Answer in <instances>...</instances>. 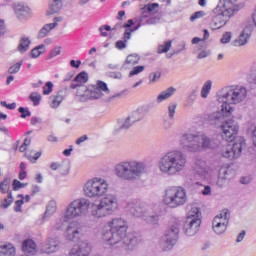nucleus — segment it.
<instances>
[{"mask_svg": "<svg viewBox=\"0 0 256 256\" xmlns=\"http://www.w3.org/2000/svg\"><path fill=\"white\" fill-rule=\"evenodd\" d=\"M89 81V74L87 72H80L73 80L72 83H87Z\"/></svg>", "mask_w": 256, "mask_h": 256, "instance_id": "a19ab883", "label": "nucleus"}, {"mask_svg": "<svg viewBox=\"0 0 256 256\" xmlns=\"http://www.w3.org/2000/svg\"><path fill=\"white\" fill-rule=\"evenodd\" d=\"M157 206L146 202L132 201L128 203V211L133 217H145L155 212Z\"/></svg>", "mask_w": 256, "mask_h": 256, "instance_id": "4468645a", "label": "nucleus"}, {"mask_svg": "<svg viewBox=\"0 0 256 256\" xmlns=\"http://www.w3.org/2000/svg\"><path fill=\"white\" fill-rule=\"evenodd\" d=\"M108 228H104L102 235L104 241L108 245H117L124 251H133L139 245V238L137 236L127 234L129 224L123 218H114L107 223Z\"/></svg>", "mask_w": 256, "mask_h": 256, "instance_id": "f257e3e1", "label": "nucleus"}, {"mask_svg": "<svg viewBox=\"0 0 256 256\" xmlns=\"http://www.w3.org/2000/svg\"><path fill=\"white\" fill-rule=\"evenodd\" d=\"M141 121L139 117V110L132 112L126 118H119L116 121L117 129H131V127H137V123Z\"/></svg>", "mask_w": 256, "mask_h": 256, "instance_id": "a211bd4d", "label": "nucleus"}, {"mask_svg": "<svg viewBox=\"0 0 256 256\" xmlns=\"http://www.w3.org/2000/svg\"><path fill=\"white\" fill-rule=\"evenodd\" d=\"M30 100L33 102L34 107H37L41 103V94L37 92H32L30 94Z\"/></svg>", "mask_w": 256, "mask_h": 256, "instance_id": "8fccbe9b", "label": "nucleus"}, {"mask_svg": "<svg viewBox=\"0 0 256 256\" xmlns=\"http://www.w3.org/2000/svg\"><path fill=\"white\" fill-rule=\"evenodd\" d=\"M23 203H25L24 200H17L15 202L14 211L16 213H21V207L23 206Z\"/></svg>", "mask_w": 256, "mask_h": 256, "instance_id": "0e129e2a", "label": "nucleus"}, {"mask_svg": "<svg viewBox=\"0 0 256 256\" xmlns=\"http://www.w3.org/2000/svg\"><path fill=\"white\" fill-rule=\"evenodd\" d=\"M31 163H37V160L41 157V152H36L35 150H30L24 154Z\"/></svg>", "mask_w": 256, "mask_h": 256, "instance_id": "4c0bfd02", "label": "nucleus"}, {"mask_svg": "<svg viewBox=\"0 0 256 256\" xmlns=\"http://www.w3.org/2000/svg\"><path fill=\"white\" fill-rule=\"evenodd\" d=\"M145 221L149 223V225H159V214H146Z\"/></svg>", "mask_w": 256, "mask_h": 256, "instance_id": "37998d69", "label": "nucleus"}, {"mask_svg": "<svg viewBox=\"0 0 256 256\" xmlns=\"http://www.w3.org/2000/svg\"><path fill=\"white\" fill-rule=\"evenodd\" d=\"M221 177L226 178L228 181H231V176L233 175V170L231 168L222 167L219 171Z\"/></svg>", "mask_w": 256, "mask_h": 256, "instance_id": "a18cd8bd", "label": "nucleus"}, {"mask_svg": "<svg viewBox=\"0 0 256 256\" xmlns=\"http://www.w3.org/2000/svg\"><path fill=\"white\" fill-rule=\"evenodd\" d=\"M22 251L27 255H35L37 253V244L32 239H27L22 244Z\"/></svg>", "mask_w": 256, "mask_h": 256, "instance_id": "c85d7f7f", "label": "nucleus"}, {"mask_svg": "<svg viewBox=\"0 0 256 256\" xmlns=\"http://www.w3.org/2000/svg\"><path fill=\"white\" fill-rule=\"evenodd\" d=\"M109 77L111 79H123V74L121 72H110Z\"/></svg>", "mask_w": 256, "mask_h": 256, "instance_id": "774afa93", "label": "nucleus"}, {"mask_svg": "<svg viewBox=\"0 0 256 256\" xmlns=\"http://www.w3.org/2000/svg\"><path fill=\"white\" fill-rule=\"evenodd\" d=\"M83 191L86 197L99 199V197H105L107 191H109V184L107 180L95 177L85 183Z\"/></svg>", "mask_w": 256, "mask_h": 256, "instance_id": "1a4fd4ad", "label": "nucleus"}, {"mask_svg": "<svg viewBox=\"0 0 256 256\" xmlns=\"http://www.w3.org/2000/svg\"><path fill=\"white\" fill-rule=\"evenodd\" d=\"M175 111H177V103H170L168 106L169 119H173V117H175Z\"/></svg>", "mask_w": 256, "mask_h": 256, "instance_id": "5fc2aeb1", "label": "nucleus"}, {"mask_svg": "<svg viewBox=\"0 0 256 256\" xmlns=\"http://www.w3.org/2000/svg\"><path fill=\"white\" fill-rule=\"evenodd\" d=\"M117 209H119V198L115 194H107L100 200L99 204L94 206L92 215L96 219H101L112 215Z\"/></svg>", "mask_w": 256, "mask_h": 256, "instance_id": "0eeeda50", "label": "nucleus"}, {"mask_svg": "<svg viewBox=\"0 0 256 256\" xmlns=\"http://www.w3.org/2000/svg\"><path fill=\"white\" fill-rule=\"evenodd\" d=\"M171 45H173V41L167 40L164 44L158 46L157 53H159V55H161V53H167L169 49H171Z\"/></svg>", "mask_w": 256, "mask_h": 256, "instance_id": "79ce46f5", "label": "nucleus"}, {"mask_svg": "<svg viewBox=\"0 0 256 256\" xmlns=\"http://www.w3.org/2000/svg\"><path fill=\"white\" fill-rule=\"evenodd\" d=\"M18 112L20 113L21 119H27V117H31V111H29V108L19 107Z\"/></svg>", "mask_w": 256, "mask_h": 256, "instance_id": "3c124183", "label": "nucleus"}, {"mask_svg": "<svg viewBox=\"0 0 256 256\" xmlns=\"http://www.w3.org/2000/svg\"><path fill=\"white\" fill-rule=\"evenodd\" d=\"M14 11L19 21H27L31 17V8L25 4H16Z\"/></svg>", "mask_w": 256, "mask_h": 256, "instance_id": "5701e85b", "label": "nucleus"}, {"mask_svg": "<svg viewBox=\"0 0 256 256\" xmlns=\"http://www.w3.org/2000/svg\"><path fill=\"white\" fill-rule=\"evenodd\" d=\"M205 16V12L203 11H198L195 12L191 17H190V21H195V19H201V17Z\"/></svg>", "mask_w": 256, "mask_h": 256, "instance_id": "69168bd1", "label": "nucleus"}, {"mask_svg": "<svg viewBox=\"0 0 256 256\" xmlns=\"http://www.w3.org/2000/svg\"><path fill=\"white\" fill-rule=\"evenodd\" d=\"M12 186L14 191H19V189H23V187H27V184L21 183V181L15 179L13 180Z\"/></svg>", "mask_w": 256, "mask_h": 256, "instance_id": "052dcab7", "label": "nucleus"}, {"mask_svg": "<svg viewBox=\"0 0 256 256\" xmlns=\"http://www.w3.org/2000/svg\"><path fill=\"white\" fill-rule=\"evenodd\" d=\"M114 173L122 181H139L147 173V165L137 160L122 161L115 166Z\"/></svg>", "mask_w": 256, "mask_h": 256, "instance_id": "20e7f679", "label": "nucleus"}, {"mask_svg": "<svg viewBox=\"0 0 256 256\" xmlns=\"http://www.w3.org/2000/svg\"><path fill=\"white\" fill-rule=\"evenodd\" d=\"M71 89H77L76 95L80 97L81 101H88V94L89 88L87 86L81 85L79 83H72Z\"/></svg>", "mask_w": 256, "mask_h": 256, "instance_id": "cd10ccee", "label": "nucleus"}, {"mask_svg": "<svg viewBox=\"0 0 256 256\" xmlns=\"http://www.w3.org/2000/svg\"><path fill=\"white\" fill-rule=\"evenodd\" d=\"M53 92V82L49 81L46 82L45 86L43 87V95H50Z\"/></svg>", "mask_w": 256, "mask_h": 256, "instance_id": "4d7b16f0", "label": "nucleus"}, {"mask_svg": "<svg viewBox=\"0 0 256 256\" xmlns=\"http://www.w3.org/2000/svg\"><path fill=\"white\" fill-rule=\"evenodd\" d=\"M239 133V130L237 129H228V130H223L222 132V139L224 141H227L228 143H237V139L241 138V136H237Z\"/></svg>", "mask_w": 256, "mask_h": 256, "instance_id": "bb28decb", "label": "nucleus"}, {"mask_svg": "<svg viewBox=\"0 0 256 256\" xmlns=\"http://www.w3.org/2000/svg\"><path fill=\"white\" fill-rule=\"evenodd\" d=\"M90 253L91 247L89 246V242L82 241L70 250L69 256H89Z\"/></svg>", "mask_w": 256, "mask_h": 256, "instance_id": "aec40b11", "label": "nucleus"}, {"mask_svg": "<svg viewBox=\"0 0 256 256\" xmlns=\"http://www.w3.org/2000/svg\"><path fill=\"white\" fill-rule=\"evenodd\" d=\"M14 199H13V194L11 192H9L8 197L4 199V202L2 204L3 209H7L8 207H10L11 203H13Z\"/></svg>", "mask_w": 256, "mask_h": 256, "instance_id": "bf43d9fd", "label": "nucleus"}, {"mask_svg": "<svg viewBox=\"0 0 256 256\" xmlns=\"http://www.w3.org/2000/svg\"><path fill=\"white\" fill-rule=\"evenodd\" d=\"M155 9H159V3H152L148 4L143 8L142 13H146L147 19H151V17H157V16H152L151 14Z\"/></svg>", "mask_w": 256, "mask_h": 256, "instance_id": "e433bc0d", "label": "nucleus"}, {"mask_svg": "<svg viewBox=\"0 0 256 256\" xmlns=\"http://www.w3.org/2000/svg\"><path fill=\"white\" fill-rule=\"evenodd\" d=\"M217 101L222 103V110L233 113L231 105H241L247 101V88L244 86H225L217 93Z\"/></svg>", "mask_w": 256, "mask_h": 256, "instance_id": "7ed1b4c3", "label": "nucleus"}, {"mask_svg": "<svg viewBox=\"0 0 256 256\" xmlns=\"http://www.w3.org/2000/svg\"><path fill=\"white\" fill-rule=\"evenodd\" d=\"M61 7H63V1L61 0H52L49 2L48 9L46 11V15L49 17L51 15H57L59 11H61Z\"/></svg>", "mask_w": 256, "mask_h": 256, "instance_id": "a878e982", "label": "nucleus"}, {"mask_svg": "<svg viewBox=\"0 0 256 256\" xmlns=\"http://www.w3.org/2000/svg\"><path fill=\"white\" fill-rule=\"evenodd\" d=\"M91 201L87 198H79L72 201L65 212V219H76V217H83L89 212Z\"/></svg>", "mask_w": 256, "mask_h": 256, "instance_id": "ddd939ff", "label": "nucleus"}, {"mask_svg": "<svg viewBox=\"0 0 256 256\" xmlns=\"http://www.w3.org/2000/svg\"><path fill=\"white\" fill-rule=\"evenodd\" d=\"M11 187V178L5 177L4 180L0 183V191L1 193H9V189Z\"/></svg>", "mask_w": 256, "mask_h": 256, "instance_id": "ea45409f", "label": "nucleus"}, {"mask_svg": "<svg viewBox=\"0 0 256 256\" xmlns=\"http://www.w3.org/2000/svg\"><path fill=\"white\" fill-rule=\"evenodd\" d=\"M239 11V5L233 0H224L223 3H220L216 8L215 12L217 13L210 23V27L213 30L221 29L225 27L229 22V19Z\"/></svg>", "mask_w": 256, "mask_h": 256, "instance_id": "39448f33", "label": "nucleus"}, {"mask_svg": "<svg viewBox=\"0 0 256 256\" xmlns=\"http://www.w3.org/2000/svg\"><path fill=\"white\" fill-rule=\"evenodd\" d=\"M127 91H128V90L125 89V90H122V91H120V92H118V93H116V94L110 96V97L107 99V102H108V103H111V101H115V99H121V97H123V95H125V93H127Z\"/></svg>", "mask_w": 256, "mask_h": 256, "instance_id": "6e6d98bb", "label": "nucleus"}, {"mask_svg": "<svg viewBox=\"0 0 256 256\" xmlns=\"http://www.w3.org/2000/svg\"><path fill=\"white\" fill-rule=\"evenodd\" d=\"M86 95H88V100L101 99V97H103V92L99 91L97 86H91L86 91Z\"/></svg>", "mask_w": 256, "mask_h": 256, "instance_id": "473e14b6", "label": "nucleus"}, {"mask_svg": "<svg viewBox=\"0 0 256 256\" xmlns=\"http://www.w3.org/2000/svg\"><path fill=\"white\" fill-rule=\"evenodd\" d=\"M251 34L248 33L247 28H245L239 36H237L231 43L232 47H245L249 43V38Z\"/></svg>", "mask_w": 256, "mask_h": 256, "instance_id": "393cba45", "label": "nucleus"}, {"mask_svg": "<svg viewBox=\"0 0 256 256\" xmlns=\"http://www.w3.org/2000/svg\"><path fill=\"white\" fill-rule=\"evenodd\" d=\"M61 247V242L57 238H48L41 248L42 253L50 255V253H56Z\"/></svg>", "mask_w": 256, "mask_h": 256, "instance_id": "412c9836", "label": "nucleus"}, {"mask_svg": "<svg viewBox=\"0 0 256 256\" xmlns=\"http://www.w3.org/2000/svg\"><path fill=\"white\" fill-rule=\"evenodd\" d=\"M229 219H231L229 210H223L213 219L212 229L216 235H223V233L227 231V227H229Z\"/></svg>", "mask_w": 256, "mask_h": 256, "instance_id": "2eb2a0df", "label": "nucleus"}, {"mask_svg": "<svg viewBox=\"0 0 256 256\" xmlns=\"http://www.w3.org/2000/svg\"><path fill=\"white\" fill-rule=\"evenodd\" d=\"M211 87H213V81L211 80H208L203 84L201 90L202 99H207V97H209V93H211Z\"/></svg>", "mask_w": 256, "mask_h": 256, "instance_id": "c9c22d12", "label": "nucleus"}, {"mask_svg": "<svg viewBox=\"0 0 256 256\" xmlns=\"http://www.w3.org/2000/svg\"><path fill=\"white\" fill-rule=\"evenodd\" d=\"M99 31H100L102 37H107L109 35L107 33V31H111V26L102 25V26L99 27Z\"/></svg>", "mask_w": 256, "mask_h": 256, "instance_id": "e2e57ef3", "label": "nucleus"}, {"mask_svg": "<svg viewBox=\"0 0 256 256\" xmlns=\"http://www.w3.org/2000/svg\"><path fill=\"white\" fill-rule=\"evenodd\" d=\"M194 177L198 179V181H205L207 179V175H209V171L207 170V162L203 159H196L194 162Z\"/></svg>", "mask_w": 256, "mask_h": 256, "instance_id": "6ab92c4d", "label": "nucleus"}, {"mask_svg": "<svg viewBox=\"0 0 256 256\" xmlns=\"http://www.w3.org/2000/svg\"><path fill=\"white\" fill-rule=\"evenodd\" d=\"M177 89L175 87H169L166 90L162 91L156 98V103H163V101H167L170 97L175 95Z\"/></svg>", "mask_w": 256, "mask_h": 256, "instance_id": "c756f323", "label": "nucleus"}, {"mask_svg": "<svg viewBox=\"0 0 256 256\" xmlns=\"http://www.w3.org/2000/svg\"><path fill=\"white\" fill-rule=\"evenodd\" d=\"M247 147L244 137L237 138V141L233 144V147L227 146L222 150V156L226 159H238L239 155L243 152V149Z\"/></svg>", "mask_w": 256, "mask_h": 256, "instance_id": "dca6fc26", "label": "nucleus"}, {"mask_svg": "<svg viewBox=\"0 0 256 256\" xmlns=\"http://www.w3.org/2000/svg\"><path fill=\"white\" fill-rule=\"evenodd\" d=\"M140 57L137 54H132L127 56L126 61L124 63L125 65H131V67H133V65H137V63H139Z\"/></svg>", "mask_w": 256, "mask_h": 256, "instance_id": "c03bdc74", "label": "nucleus"}, {"mask_svg": "<svg viewBox=\"0 0 256 256\" xmlns=\"http://www.w3.org/2000/svg\"><path fill=\"white\" fill-rule=\"evenodd\" d=\"M159 21H161V18L159 17L147 18V13L144 12L139 16V18H137L138 25L134 29H130V30H132V33H134V31H138V29L143 27V25H157Z\"/></svg>", "mask_w": 256, "mask_h": 256, "instance_id": "4be33fe9", "label": "nucleus"}, {"mask_svg": "<svg viewBox=\"0 0 256 256\" xmlns=\"http://www.w3.org/2000/svg\"><path fill=\"white\" fill-rule=\"evenodd\" d=\"M181 229V222L179 219H173L165 231L164 237L160 243L163 251H171L179 240V230Z\"/></svg>", "mask_w": 256, "mask_h": 256, "instance_id": "9b49d317", "label": "nucleus"}, {"mask_svg": "<svg viewBox=\"0 0 256 256\" xmlns=\"http://www.w3.org/2000/svg\"><path fill=\"white\" fill-rule=\"evenodd\" d=\"M66 223L65 218H59L53 226L54 231H63Z\"/></svg>", "mask_w": 256, "mask_h": 256, "instance_id": "09e8293b", "label": "nucleus"}, {"mask_svg": "<svg viewBox=\"0 0 256 256\" xmlns=\"http://www.w3.org/2000/svg\"><path fill=\"white\" fill-rule=\"evenodd\" d=\"M56 211H57V202L55 200L49 201L46 206V211L44 213L43 219H47L51 217Z\"/></svg>", "mask_w": 256, "mask_h": 256, "instance_id": "72a5a7b5", "label": "nucleus"}, {"mask_svg": "<svg viewBox=\"0 0 256 256\" xmlns=\"http://www.w3.org/2000/svg\"><path fill=\"white\" fill-rule=\"evenodd\" d=\"M96 88L99 89L101 93H107V95L111 93V91L109 90V87L107 86V83L101 80L97 81Z\"/></svg>", "mask_w": 256, "mask_h": 256, "instance_id": "49530a36", "label": "nucleus"}, {"mask_svg": "<svg viewBox=\"0 0 256 256\" xmlns=\"http://www.w3.org/2000/svg\"><path fill=\"white\" fill-rule=\"evenodd\" d=\"M145 71V66H136L129 73V77H135V75H139V73H143Z\"/></svg>", "mask_w": 256, "mask_h": 256, "instance_id": "13d9d810", "label": "nucleus"}, {"mask_svg": "<svg viewBox=\"0 0 256 256\" xmlns=\"http://www.w3.org/2000/svg\"><path fill=\"white\" fill-rule=\"evenodd\" d=\"M233 38V33L231 32H225L223 35H222V38H221V43L223 45H227V43H231V39Z\"/></svg>", "mask_w": 256, "mask_h": 256, "instance_id": "864d4df0", "label": "nucleus"}, {"mask_svg": "<svg viewBox=\"0 0 256 256\" xmlns=\"http://www.w3.org/2000/svg\"><path fill=\"white\" fill-rule=\"evenodd\" d=\"M31 45V40L28 37H22L18 45L19 53H25L29 51V46Z\"/></svg>", "mask_w": 256, "mask_h": 256, "instance_id": "f704fd0d", "label": "nucleus"}, {"mask_svg": "<svg viewBox=\"0 0 256 256\" xmlns=\"http://www.w3.org/2000/svg\"><path fill=\"white\" fill-rule=\"evenodd\" d=\"M65 97H67V89L59 90L56 95H53L49 98L50 107L52 109H57V107L63 103Z\"/></svg>", "mask_w": 256, "mask_h": 256, "instance_id": "b1692460", "label": "nucleus"}, {"mask_svg": "<svg viewBox=\"0 0 256 256\" xmlns=\"http://www.w3.org/2000/svg\"><path fill=\"white\" fill-rule=\"evenodd\" d=\"M201 228V208L192 207L188 212L183 231L187 237H195Z\"/></svg>", "mask_w": 256, "mask_h": 256, "instance_id": "f8f14e48", "label": "nucleus"}, {"mask_svg": "<svg viewBox=\"0 0 256 256\" xmlns=\"http://www.w3.org/2000/svg\"><path fill=\"white\" fill-rule=\"evenodd\" d=\"M0 256H15V246L11 243H1Z\"/></svg>", "mask_w": 256, "mask_h": 256, "instance_id": "7c9ffc66", "label": "nucleus"}, {"mask_svg": "<svg viewBox=\"0 0 256 256\" xmlns=\"http://www.w3.org/2000/svg\"><path fill=\"white\" fill-rule=\"evenodd\" d=\"M57 55H61V46H56L54 49H52L48 55V59H53L54 57H57Z\"/></svg>", "mask_w": 256, "mask_h": 256, "instance_id": "680f3d73", "label": "nucleus"}, {"mask_svg": "<svg viewBox=\"0 0 256 256\" xmlns=\"http://www.w3.org/2000/svg\"><path fill=\"white\" fill-rule=\"evenodd\" d=\"M163 202L170 207V209H177L183 207L187 203V190L180 186L169 187L165 190Z\"/></svg>", "mask_w": 256, "mask_h": 256, "instance_id": "6e6552de", "label": "nucleus"}, {"mask_svg": "<svg viewBox=\"0 0 256 256\" xmlns=\"http://www.w3.org/2000/svg\"><path fill=\"white\" fill-rule=\"evenodd\" d=\"M55 27H57V22L44 25L38 32V39H44V37H47Z\"/></svg>", "mask_w": 256, "mask_h": 256, "instance_id": "2f4dec72", "label": "nucleus"}, {"mask_svg": "<svg viewBox=\"0 0 256 256\" xmlns=\"http://www.w3.org/2000/svg\"><path fill=\"white\" fill-rule=\"evenodd\" d=\"M216 185L217 187H220V188L227 187V185H229V180L224 176L219 175Z\"/></svg>", "mask_w": 256, "mask_h": 256, "instance_id": "603ef678", "label": "nucleus"}, {"mask_svg": "<svg viewBox=\"0 0 256 256\" xmlns=\"http://www.w3.org/2000/svg\"><path fill=\"white\" fill-rule=\"evenodd\" d=\"M211 138L203 135L184 134L181 137V145L189 153H197L203 149L211 148Z\"/></svg>", "mask_w": 256, "mask_h": 256, "instance_id": "423d86ee", "label": "nucleus"}, {"mask_svg": "<svg viewBox=\"0 0 256 256\" xmlns=\"http://www.w3.org/2000/svg\"><path fill=\"white\" fill-rule=\"evenodd\" d=\"M45 51H46L45 44H40L39 46H36L31 50V57L33 59H37V57H39L40 55H43Z\"/></svg>", "mask_w": 256, "mask_h": 256, "instance_id": "58836bf2", "label": "nucleus"}, {"mask_svg": "<svg viewBox=\"0 0 256 256\" xmlns=\"http://www.w3.org/2000/svg\"><path fill=\"white\" fill-rule=\"evenodd\" d=\"M22 66H23V61H19L16 64H14V65L9 67L8 73L10 75H15L16 73H19V71L21 70Z\"/></svg>", "mask_w": 256, "mask_h": 256, "instance_id": "de8ad7c7", "label": "nucleus"}, {"mask_svg": "<svg viewBox=\"0 0 256 256\" xmlns=\"http://www.w3.org/2000/svg\"><path fill=\"white\" fill-rule=\"evenodd\" d=\"M85 233V225L81 222L73 221L66 229V239L68 241H75Z\"/></svg>", "mask_w": 256, "mask_h": 256, "instance_id": "f3484780", "label": "nucleus"}, {"mask_svg": "<svg viewBox=\"0 0 256 256\" xmlns=\"http://www.w3.org/2000/svg\"><path fill=\"white\" fill-rule=\"evenodd\" d=\"M157 167L162 175L175 177L187 168V155L181 150L168 151L159 158Z\"/></svg>", "mask_w": 256, "mask_h": 256, "instance_id": "f03ea898", "label": "nucleus"}, {"mask_svg": "<svg viewBox=\"0 0 256 256\" xmlns=\"http://www.w3.org/2000/svg\"><path fill=\"white\" fill-rule=\"evenodd\" d=\"M231 113L227 110H223V104L221 105V110L213 112L209 115L208 121L210 125L216 127L217 129H239V125L233 119H229Z\"/></svg>", "mask_w": 256, "mask_h": 256, "instance_id": "9d476101", "label": "nucleus"}, {"mask_svg": "<svg viewBox=\"0 0 256 256\" xmlns=\"http://www.w3.org/2000/svg\"><path fill=\"white\" fill-rule=\"evenodd\" d=\"M133 33V31L131 29H126L123 35V41H125L127 43V41H129L131 39V34Z\"/></svg>", "mask_w": 256, "mask_h": 256, "instance_id": "338daca9", "label": "nucleus"}]
</instances>
